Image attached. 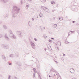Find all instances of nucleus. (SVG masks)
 <instances>
[{
  "instance_id": "393cba45",
  "label": "nucleus",
  "mask_w": 79,
  "mask_h": 79,
  "mask_svg": "<svg viewBox=\"0 0 79 79\" xmlns=\"http://www.w3.org/2000/svg\"><path fill=\"white\" fill-rule=\"evenodd\" d=\"M49 77H51V76L50 75H49Z\"/></svg>"
},
{
  "instance_id": "bb28decb",
  "label": "nucleus",
  "mask_w": 79,
  "mask_h": 79,
  "mask_svg": "<svg viewBox=\"0 0 79 79\" xmlns=\"http://www.w3.org/2000/svg\"><path fill=\"white\" fill-rule=\"evenodd\" d=\"M11 63H10V64H9V65H11Z\"/></svg>"
},
{
  "instance_id": "4c0bfd02",
  "label": "nucleus",
  "mask_w": 79,
  "mask_h": 79,
  "mask_svg": "<svg viewBox=\"0 0 79 79\" xmlns=\"http://www.w3.org/2000/svg\"><path fill=\"white\" fill-rule=\"evenodd\" d=\"M50 71H52V69H51V70H50Z\"/></svg>"
},
{
  "instance_id": "39448f33",
  "label": "nucleus",
  "mask_w": 79,
  "mask_h": 79,
  "mask_svg": "<svg viewBox=\"0 0 79 79\" xmlns=\"http://www.w3.org/2000/svg\"><path fill=\"white\" fill-rule=\"evenodd\" d=\"M63 18L62 17H60L59 18V19L60 21H62V20H63Z\"/></svg>"
},
{
  "instance_id": "f3484780",
  "label": "nucleus",
  "mask_w": 79,
  "mask_h": 79,
  "mask_svg": "<svg viewBox=\"0 0 79 79\" xmlns=\"http://www.w3.org/2000/svg\"><path fill=\"white\" fill-rule=\"evenodd\" d=\"M72 23H75V21H73L72 22Z\"/></svg>"
},
{
  "instance_id": "5701e85b",
  "label": "nucleus",
  "mask_w": 79,
  "mask_h": 79,
  "mask_svg": "<svg viewBox=\"0 0 79 79\" xmlns=\"http://www.w3.org/2000/svg\"><path fill=\"white\" fill-rule=\"evenodd\" d=\"M72 79H76V78H73Z\"/></svg>"
},
{
  "instance_id": "0eeeda50",
  "label": "nucleus",
  "mask_w": 79,
  "mask_h": 79,
  "mask_svg": "<svg viewBox=\"0 0 79 79\" xmlns=\"http://www.w3.org/2000/svg\"><path fill=\"white\" fill-rule=\"evenodd\" d=\"M45 11H46V12H48V8H46V10H45Z\"/></svg>"
},
{
  "instance_id": "dca6fc26",
  "label": "nucleus",
  "mask_w": 79,
  "mask_h": 79,
  "mask_svg": "<svg viewBox=\"0 0 79 79\" xmlns=\"http://www.w3.org/2000/svg\"><path fill=\"white\" fill-rule=\"evenodd\" d=\"M33 70H34V71H35V68H33Z\"/></svg>"
},
{
  "instance_id": "9b49d317",
  "label": "nucleus",
  "mask_w": 79,
  "mask_h": 79,
  "mask_svg": "<svg viewBox=\"0 0 79 79\" xmlns=\"http://www.w3.org/2000/svg\"><path fill=\"white\" fill-rule=\"evenodd\" d=\"M48 41L49 42H50V43H52V40H49Z\"/></svg>"
},
{
  "instance_id": "6ab92c4d",
  "label": "nucleus",
  "mask_w": 79,
  "mask_h": 79,
  "mask_svg": "<svg viewBox=\"0 0 79 79\" xmlns=\"http://www.w3.org/2000/svg\"><path fill=\"white\" fill-rule=\"evenodd\" d=\"M41 30L42 32H43V30H42V28H41Z\"/></svg>"
},
{
  "instance_id": "f257e3e1",
  "label": "nucleus",
  "mask_w": 79,
  "mask_h": 79,
  "mask_svg": "<svg viewBox=\"0 0 79 79\" xmlns=\"http://www.w3.org/2000/svg\"><path fill=\"white\" fill-rule=\"evenodd\" d=\"M31 46L33 49H35V44H34V43L33 42H31Z\"/></svg>"
},
{
  "instance_id": "4be33fe9",
  "label": "nucleus",
  "mask_w": 79,
  "mask_h": 79,
  "mask_svg": "<svg viewBox=\"0 0 79 79\" xmlns=\"http://www.w3.org/2000/svg\"><path fill=\"white\" fill-rule=\"evenodd\" d=\"M73 32V31H70V32Z\"/></svg>"
},
{
  "instance_id": "9d476101",
  "label": "nucleus",
  "mask_w": 79,
  "mask_h": 79,
  "mask_svg": "<svg viewBox=\"0 0 79 79\" xmlns=\"http://www.w3.org/2000/svg\"><path fill=\"white\" fill-rule=\"evenodd\" d=\"M34 39L35 40V41H37V38H34Z\"/></svg>"
},
{
  "instance_id": "7c9ffc66",
  "label": "nucleus",
  "mask_w": 79,
  "mask_h": 79,
  "mask_svg": "<svg viewBox=\"0 0 79 79\" xmlns=\"http://www.w3.org/2000/svg\"><path fill=\"white\" fill-rule=\"evenodd\" d=\"M27 8H28V6H26V8H27Z\"/></svg>"
},
{
  "instance_id": "72a5a7b5",
  "label": "nucleus",
  "mask_w": 79,
  "mask_h": 79,
  "mask_svg": "<svg viewBox=\"0 0 79 79\" xmlns=\"http://www.w3.org/2000/svg\"><path fill=\"white\" fill-rule=\"evenodd\" d=\"M60 45H61V43H60Z\"/></svg>"
},
{
  "instance_id": "6e6552de",
  "label": "nucleus",
  "mask_w": 79,
  "mask_h": 79,
  "mask_svg": "<svg viewBox=\"0 0 79 79\" xmlns=\"http://www.w3.org/2000/svg\"><path fill=\"white\" fill-rule=\"evenodd\" d=\"M51 4H52V5H54V4H55V2L54 1H52L51 2Z\"/></svg>"
},
{
  "instance_id": "2eb2a0df",
  "label": "nucleus",
  "mask_w": 79,
  "mask_h": 79,
  "mask_svg": "<svg viewBox=\"0 0 79 79\" xmlns=\"http://www.w3.org/2000/svg\"><path fill=\"white\" fill-rule=\"evenodd\" d=\"M65 55H65V54H63V56H65Z\"/></svg>"
},
{
  "instance_id": "79ce46f5",
  "label": "nucleus",
  "mask_w": 79,
  "mask_h": 79,
  "mask_svg": "<svg viewBox=\"0 0 79 79\" xmlns=\"http://www.w3.org/2000/svg\"><path fill=\"white\" fill-rule=\"evenodd\" d=\"M54 75L55 76V75L54 74Z\"/></svg>"
},
{
  "instance_id": "c85d7f7f",
  "label": "nucleus",
  "mask_w": 79,
  "mask_h": 79,
  "mask_svg": "<svg viewBox=\"0 0 79 79\" xmlns=\"http://www.w3.org/2000/svg\"><path fill=\"white\" fill-rule=\"evenodd\" d=\"M52 71H53V72H55V70H52Z\"/></svg>"
},
{
  "instance_id": "423d86ee",
  "label": "nucleus",
  "mask_w": 79,
  "mask_h": 79,
  "mask_svg": "<svg viewBox=\"0 0 79 79\" xmlns=\"http://www.w3.org/2000/svg\"><path fill=\"white\" fill-rule=\"evenodd\" d=\"M40 1L43 3L45 2V0H40Z\"/></svg>"
},
{
  "instance_id": "ea45409f",
  "label": "nucleus",
  "mask_w": 79,
  "mask_h": 79,
  "mask_svg": "<svg viewBox=\"0 0 79 79\" xmlns=\"http://www.w3.org/2000/svg\"><path fill=\"white\" fill-rule=\"evenodd\" d=\"M46 37H47V36H46Z\"/></svg>"
},
{
  "instance_id": "aec40b11",
  "label": "nucleus",
  "mask_w": 79,
  "mask_h": 79,
  "mask_svg": "<svg viewBox=\"0 0 79 79\" xmlns=\"http://www.w3.org/2000/svg\"><path fill=\"white\" fill-rule=\"evenodd\" d=\"M31 19L32 21H34V18H32Z\"/></svg>"
},
{
  "instance_id": "58836bf2",
  "label": "nucleus",
  "mask_w": 79,
  "mask_h": 79,
  "mask_svg": "<svg viewBox=\"0 0 79 79\" xmlns=\"http://www.w3.org/2000/svg\"><path fill=\"white\" fill-rule=\"evenodd\" d=\"M51 50H52V49H51Z\"/></svg>"
},
{
  "instance_id": "4468645a",
  "label": "nucleus",
  "mask_w": 79,
  "mask_h": 79,
  "mask_svg": "<svg viewBox=\"0 0 79 79\" xmlns=\"http://www.w3.org/2000/svg\"><path fill=\"white\" fill-rule=\"evenodd\" d=\"M65 44H68V43H69V42H67L66 41H65Z\"/></svg>"
},
{
  "instance_id": "20e7f679",
  "label": "nucleus",
  "mask_w": 79,
  "mask_h": 79,
  "mask_svg": "<svg viewBox=\"0 0 79 79\" xmlns=\"http://www.w3.org/2000/svg\"><path fill=\"white\" fill-rule=\"evenodd\" d=\"M42 8H43V10L45 11V10L46 9H47V7L44 6H42Z\"/></svg>"
},
{
  "instance_id": "f8f14e48",
  "label": "nucleus",
  "mask_w": 79,
  "mask_h": 79,
  "mask_svg": "<svg viewBox=\"0 0 79 79\" xmlns=\"http://www.w3.org/2000/svg\"><path fill=\"white\" fill-rule=\"evenodd\" d=\"M33 78H34V77H35V73H34L33 75Z\"/></svg>"
},
{
  "instance_id": "a211bd4d",
  "label": "nucleus",
  "mask_w": 79,
  "mask_h": 79,
  "mask_svg": "<svg viewBox=\"0 0 79 79\" xmlns=\"http://www.w3.org/2000/svg\"><path fill=\"white\" fill-rule=\"evenodd\" d=\"M43 29H45V27H43Z\"/></svg>"
},
{
  "instance_id": "ddd939ff",
  "label": "nucleus",
  "mask_w": 79,
  "mask_h": 79,
  "mask_svg": "<svg viewBox=\"0 0 79 79\" xmlns=\"http://www.w3.org/2000/svg\"><path fill=\"white\" fill-rule=\"evenodd\" d=\"M51 39H52V40H54V38H51Z\"/></svg>"
},
{
  "instance_id": "a19ab883",
  "label": "nucleus",
  "mask_w": 79,
  "mask_h": 79,
  "mask_svg": "<svg viewBox=\"0 0 79 79\" xmlns=\"http://www.w3.org/2000/svg\"><path fill=\"white\" fill-rule=\"evenodd\" d=\"M30 1L31 2V0H30Z\"/></svg>"
},
{
  "instance_id": "e433bc0d",
  "label": "nucleus",
  "mask_w": 79,
  "mask_h": 79,
  "mask_svg": "<svg viewBox=\"0 0 79 79\" xmlns=\"http://www.w3.org/2000/svg\"><path fill=\"white\" fill-rule=\"evenodd\" d=\"M66 18H68V17H66Z\"/></svg>"
},
{
  "instance_id": "473e14b6",
  "label": "nucleus",
  "mask_w": 79,
  "mask_h": 79,
  "mask_svg": "<svg viewBox=\"0 0 79 79\" xmlns=\"http://www.w3.org/2000/svg\"><path fill=\"white\" fill-rule=\"evenodd\" d=\"M40 79H41V78L40 77Z\"/></svg>"
},
{
  "instance_id": "c756f323",
  "label": "nucleus",
  "mask_w": 79,
  "mask_h": 79,
  "mask_svg": "<svg viewBox=\"0 0 79 79\" xmlns=\"http://www.w3.org/2000/svg\"><path fill=\"white\" fill-rule=\"evenodd\" d=\"M44 38H45V36H44Z\"/></svg>"
},
{
  "instance_id": "f03ea898",
  "label": "nucleus",
  "mask_w": 79,
  "mask_h": 79,
  "mask_svg": "<svg viewBox=\"0 0 79 79\" xmlns=\"http://www.w3.org/2000/svg\"><path fill=\"white\" fill-rule=\"evenodd\" d=\"M70 72L71 73H74V69L73 68H71L70 69Z\"/></svg>"
},
{
  "instance_id": "2f4dec72",
  "label": "nucleus",
  "mask_w": 79,
  "mask_h": 79,
  "mask_svg": "<svg viewBox=\"0 0 79 79\" xmlns=\"http://www.w3.org/2000/svg\"><path fill=\"white\" fill-rule=\"evenodd\" d=\"M56 62V63H57V61H55Z\"/></svg>"
},
{
  "instance_id": "1a4fd4ad",
  "label": "nucleus",
  "mask_w": 79,
  "mask_h": 79,
  "mask_svg": "<svg viewBox=\"0 0 79 79\" xmlns=\"http://www.w3.org/2000/svg\"><path fill=\"white\" fill-rule=\"evenodd\" d=\"M56 26H57V25L55 24L54 25V27H56Z\"/></svg>"
},
{
  "instance_id": "7ed1b4c3",
  "label": "nucleus",
  "mask_w": 79,
  "mask_h": 79,
  "mask_svg": "<svg viewBox=\"0 0 79 79\" xmlns=\"http://www.w3.org/2000/svg\"><path fill=\"white\" fill-rule=\"evenodd\" d=\"M43 16V14H42V13H40V18L42 17Z\"/></svg>"
},
{
  "instance_id": "a878e982",
  "label": "nucleus",
  "mask_w": 79,
  "mask_h": 79,
  "mask_svg": "<svg viewBox=\"0 0 79 79\" xmlns=\"http://www.w3.org/2000/svg\"><path fill=\"white\" fill-rule=\"evenodd\" d=\"M53 19H55V18L54 17V18H53Z\"/></svg>"
},
{
  "instance_id": "412c9836",
  "label": "nucleus",
  "mask_w": 79,
  "mask_h": 79,
  "mask_svg": "<svg viewBox=\"0 0 79 79\" xmlns=\"http://www.w3.org/2000/svg\"><path fill=\"white\" fill-rule=\"evenodd\" d=\"M44 50H45V51H46V50H47V49L46 48H45Z\"/></svg>"
},
{
  "instance_id": "b1692460",
  "label": "nucleus",
  "mask_w": 79,
  "mask_h": 79,
  "mask_svg": "<svg viewBox=\"0 0 79 79\" xmlns=\"http://www.w3.org/2000/svg\"><path fill=\"white\" fill-rule=\"evenodd\" d=\"M70 35V34H69L68 35V36H69Z\"/></svg>"
},
{
  "instance_id": "f704fd0d",
  "label": "nucleus",
  "mask_w": 79,
  "mask_h": 79,
  "mask_svg": "<svg viewBox=\"0 0 79 79\" xmlns=\"http://www.w3.org/2000/svg\"><path fill=\"white\" fill-rule=\"evenodd\" d=\"M55 57H56V56Z\"/></svg>"
},
{
  "instance_id": "c9c22d12",
  "label": "nucleus",
  "mask_w": 79,
  "mask_h": 79,
  "mask_svg": "<svg viewBox=\"0 0 79 79\" xmlns=\"http://www.w3.org/2000/svg\"><path fill=\"white\" fill-rule=\"evenodd\" d=\"M39 77H40V75H39Z\"/></svg>"
},
{
  "instance_id": "cd10ccee",
  "label": "nucleus",
  "mask_w": 79,
  "mask_h": 79,
  "mask_svg": "<svg viewBox=\"0 0 79 79\" xmlns=\"http://www.w3.org/2000/svg\"><path fill=\"white\" fill-rule=\"evenodd\" d=\"M56 48H58V47H56Z\"/></svg>"
}]
</instances>
